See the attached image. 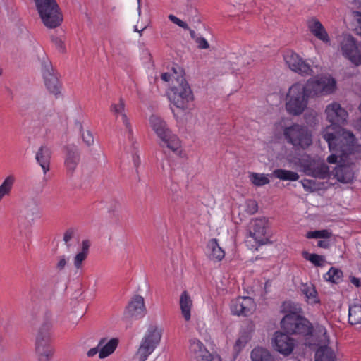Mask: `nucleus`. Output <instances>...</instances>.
I'll list each match as a JSON object with an SVG mask.
<instances>
[{"label":"nucleus","mask_w":361,"mask_h":361,"mask_svg":"<svg viewBox=\"0 0 361 361\" xmlns=\"http://www.w3.org/2000/svg\"><path fill=\"white\" fill-rule=\"evenodd\" d=\"M324 138L328 142L330 151L340 152L341 161H348V158L360 153L361 146L357 144L353 133L343 128H339L336 133H326Z\"/></svg>","instance_id":"f257e3e1"},{"label":"nucleus","mask_w":361,"mask_h":361,"mask_svg":"<svg viewBox=\"0 0 361 361\" xmlns=\"http://www.w3.org/2000/svg\"><path fill=\"white\" fill-rule=\"evenodd\" d=\"M281 329L290 335L304 338L306 341L312 336L314 327L312 324L302 314L284 315L281 320Z\"/></svg>","instance_id":"f03ea898"},{"label":"nucleus","mask_w":361,"mask_h":361,"mask_svg":"<svg viewBox=\"0 0 361 361\" xmlns=\"http://www.w3.org/2000/svg\"><path fill=\"white\" fill-rule=\"evenodd\" d=\"M176 85H173L169 92V99L177 108L185 110L190 109L193 100L192 91L183 75L176 78Z\"/></svg>","instance_id":"7ed1b4c3"},{"label":"nucleus","mask_w":361,"mask_h":361,"mask_svg":"<svg viewBox=\"0 0 361 361\" xmlns=\"http://www.w3.org/2000/svg\"><path fill=\"white\" fill-rule=\"evenodd\" d=\"M35 6L44 25L48 28L61 25L63 15L56 0H35Z\"/></svg>","instance_id":"20e7f679"},{"label":"nucleus","mask_w":361,"mask_h":361,"mask_svg":"<svg viewBox=\"0 0 361 361\" xmlns=\"http://www.w3.org/2000/svg\"><path fill=\"white\" fill-rule=\"evenodd\" d=\"M283 136L287 142L295 149H306L312 145V133L303 125L293 123L283 129Z\"/></svg>","instance_id":"39448f33"},{"label":"nucleus","mask_w":361,"mask_h":361,"mask_svg":"<svg viewBox=\"0 0 361 361\" xmlns=\"http://www.w3.org/2000/svg\"><path fill=\"white\" fill-rule=\"evenodd\" d=\"M152 129L161 140L160 146L166 147L172 152H176L180 148V141L176 135L173 134L167 127L164 121L160 117L152 115L149 118Z\"/></svg>","instance_id":"423d86ee"},{"label":"nucleus","mask_w":361,"mask_h":361,"mask_svg":"<svg viewBox=\"0 0 361 361\" xmlns=\"http://www.w3.org/2000/svg\"><path fill=\"white\" fill-rule=\"evenodd\" d=\"M308 97L304 92L303 84L296 82L290 86L286 95V109L293 116L300 115L307 106Z\"/></svg>","instance_id":"0eeeda50"},{"label":"nucleus","mask_w":361,"mask_h":361,"mask_svg":"<svg viewBox=\"0 0 361 361\" xmlns=\"http://www.w3.org/2000/svg\"><path fill=\"white\" fill-rule=\"evenodd\" d=\"M304 92L309 98L320 95H327L336 89V80L333 78L317 75L307 80L304 85Z\"/></svg>","instance_id":"6e6552de"},{"label":"nucleus","mask_w":361,"mask_h":361,"mask_svg":"<svg viewBox=\"0 0 361 361\" xmlns=\"http://www.w3.org/2000/svg\"><path fill=\"white\" fill-rule=\"evenodd\" d=\"M162 336V329L157 326H150L141 341L135 354L138 361H145L159 345Z\"/></svg>","instance_id":"1a4fd4ad"},{"label":"nucleus","mask_w":361,"mask_h":361,"mask_svg":"<svg viewBox=\"0 0 361 361\" xmlns=\"http://www.w3.org/2000/svg\"><path fill=\"white\" fill-rule=\"evenodd\" d=\"M42 73L44 84L50 93L57 96L61 93V85L57 73L54 69L51 61L44 56L42 60Z\"/></svg>","instance_id":"9d476101"},{"label":"nucleus","mask_w":361,"mask_h":361,"mask_svg":"<svg viewBox=\"0 0 361 361\" xmlns=\"http://www.w3.org/2000/svg\"><path fill=\"white\" fill-rule=\"evenodd\" d=\"M283 59L292 71L302 76L313 75L314 71L311 66L295 51L292 50L286 51L283 54Z\"/></svg>","instance_id":"9b49d317"},{"label":"nucleus","mask_w":361,"mask_h":361,"mask_svg":"<svg viewBox=\"0 0 361 361\" xmlns=\"http://www.w3.org/2000/svg\"><path fill=\"white\" fill-rule=\"evenodd\" d=\"M40 217L39 200L36 197H26L23 200L19 221L30 226L36 219Z\"/></svg>","instance_id":"f8f14e48"},{"label":"nucleus","mask_w":361,"mask_h":361,"mask_svg":"<svg viewBox=\"0 0 361 361\" xmlns=\"http://www.w3.org/2000/svg\"><path fill=\"white\" fill-rule=\"evenodd\" d=\"M189 353L192 361H221L219 355L211 354L197 338L190 340Z\"/></svg>","instance_id":"ddd939ff"},{"label":"nucleus","mask_w":361,"mask_h":361,"mask_svg":"<svg viewBox=\"0 0 361 361\" xmlns=\"http://www.w3.org/2000/svg\"><path fill=\"white\" fill-rule=\"evenodd\" d=\"M325 113L327 121L331 123V126H334L333 128L335 129H339L340 126L344 124L348 117L347 111L336 102L328 104Z\"/></svg>","instance_id":"4468645a"},{"label":"nucleus","mask_w":361,"mask_h":361,"mask_svg":"<svg viewBox=\"0 0 361 361\" xmlns=\"http://www.w3.org/2000/svg\"><path fill=\"white\" fill-rule=\"evenodd\" d=\"M247 227L250 236L253 238L259 245L271 243L267 236V221L265 218L252 219Z\"/></svg>","instance_id":"2eb2a0df"},{"label":"nucleus","mask_w":361,"mask_h":361,"mask_svg":"<svg viewBox=\"0 0 361 361\" xmlns=\"http://www.w3.org/2000/svg\"><path fill=\"white\" fill-rule=\"evenodd\" d=\"M285 331H276L273 338V344L276 351L287 356L290 355L295 346V341Z\"/></svg>","instance_id":"dca6fc26"},{"label":"nucleus","mask_w":361,"mask_h":361,"mask_svg":"<svg viewBox=\"0 0 361 361\" xmlns=\"http://www.w3.org/2000/svg\"><path fill=\"white\" fill-rule=\"evenodd\" d=\"M341 48L343 55L349 59L353 64L358 66L361 64V56L358 54V48L355 38L348 35L341 42Z\"/></svg>","instance_id":"f3484780"},{"label":"nucleus","mask_w":361,"mask_h":361,"mask_svg":"<svg viewBox=\"0 0 361 361\" xmlns=\"http://www.w3.org/2000/svg\"><path fill=\"white\" fill-rule=\"evenodd\" d=\"M353 159L348 158V161H338V165L336 166L334 171L335 178L341 183H350L354 178L353 172Z\"/></svg>","instance_id":"a211bd4d"},{"label":"nucleus","mask_w":361,"mask_h":361,"mask_svg":"<svg viewBox=\"0 0 361 361\" xmlns=\"http://www.w3.org/2000/svg\"><path fill=\"white\" fill-rule=\"evenodd\" d=\"M255 307V302L250 297H239L232 301L231 306L233 314L243 316L251 314Z\"/></svg>","instance_id":"6ab92c4d"},{"label":"nucleus","mask_w":361,"mask_h":361,"mask_svg":"<svg viewBox=\"0 0 361 361\" xmlns=\"http://www.w3.org/2000/svg\"><path fill=\"white\" fill-rule=\"evenodd\" d=\"M145 306L144 298L140 295H135L126 308L124 314L128 318L139 319L145 315Z\"/></svg>","instance_id":"aec40b11"},{"label":"nucleus","mask_w":361,"mask_h":361,"mask_svg":"<svg viewBox=\"0 0 361 361\" xmlns=\"http://www.w3.org/2000/svg\"><path fill=\"white\" fill-rule=\"evenodd\" d=\"M66 153L65 166L67 173L72 176L80 162V155L77 146L68 145L64 147Z\"/></svg>","instance_id":"412c9836"},{"label":"nucleus","mask_w":361,"mask_h":361,"mask_svg":"<svg viewBox=\"0 0 361 361\" xmlns=\"http://www.w3.org/2000/svg\"><path fill=\"white\" fill-rule=\"evenodd\" d=\"M304 172L307 176L316 178L325 179L329 177V168L325 163H309L304 166Z\"/></svg>","instance_id":"4be33fe9"},{"label":"nucleus","mask_w":361,"mask_h":361,"mask_svg":"<svg viewBox=\"0 0 361 361\" xmlns=\"http://www.w3.org/2000/svg\"><path fill=\"white\" fill-rule=\"evenodd\" d=\"M307 25L310 32L315 37L326 44L330 42V38L327 32L317 18L313 17L307 20Z\"/></svg>","instance_id":"5701e85b"},{"label":"nucleus","mask_w":361,"mask_h":361,"mask_svg":"<svg viewBox=\"0 0 361 361\" xmlns=\"http://www.w3.org/2000/svg\"><path fill=\"white\" fill-rule=\"evenodd\" d=\"M51 154V148L47 145L40 146L36 152V161L42 167L44 174H46L50 170Z\"/></svg>","instance_id":"b1692460"},{"label":"nucleus","mask_w":361,"mask_h":361,"mask_svg":"<svg viewBox=\"0 0 361 361\" xmlns=\"http://www.w3.org/2000/svg\"><path fill=\"white\" fill-rule=\"evenodd\" d=\"M36 353L39 361H49L54 354V348L49 344V342L35 343Z\"/></svg>","instance_id":"393cba45"},{"label":"nucleus","mask_w":361,"mask_h":361,"mask_svg":"<svg viewBox=\"0 0 361 361\" xmlns=\"http://www.w3.org/2000/svg\"><path fill=\"white\" fill-rule=\"evenodd\" d=\"M192 301L187 291H183L180 298V307L185 321L190 319V310Z\"/></svg>","instance_id":"a878e982"},{"label":"nucleus","mask_w":361,"mask_h":361,"mask_svg":"<svg viewBox=\"0 0 361 361\" xmlns=\"http://www.w3.org/2000/svg\"><path fill=\"white\" fill-rule=\"evenodd\" d=\"M125 108V103L122 98L119 99V103L118 104H113L111 106V111L114 112V114H118L121 113V118L123 120V123L128 129V134H129V139L131 138L133 130L131 128V126L130 123V121L125 113H123Z\"/></svg>","instance_id":"bb28decb"},{"label":"nucleus","mask_w":361,"mask_h":361,"mask_svg":"<svg viewBox=\"0 0 361 361\" xmlns=\"http://www.w3.org/2000/svg\"><path fill=\"white\" fill-rule=\"evenodd\" d=\"M207 247L211 250V253L209 255L211 259L219 262L224 258L225 252L218 244L216 239H211L208 243Z\"/></svg>","instance_id":"cd10ccee"},{"label":"nucleus","mask_w":361,"mask_h":361,"mask_svg":"<svg viewBox=\"0 0 361 361\" xmlns=\"http://www.w3.org/2000/svg\"><path fill=\"white\" fill-rule=\"evenodd\" d=\"M51 323L49 320H46L41 327L39 328L37 337H36V343H47L50 342V336H51Z\"/></svg>","instance_id":"c85d7f7f"},{"label":"nucleus","mask_w":361,"mask_h":361,"mask_svg":"<svg viewBox=\"0 0 361 361\" xmlns=\"http://www.w3.org/2000/svg\"><path fill=\"white\" fill-rule=\"evenodd\" d=\"M90 242L89 240H84L82 242V250L74 257V265L78 269L82 267V262L87 259Z\"/></svg>","instance_id":"c756f323"},{"label":"nucleus","mask_w":361,"mask_h":361,"mask_svg":"<svg viewBox=\"0 0 361 361\" xmlns=\"http://www.w3.org/2000/svg\"><path fill=\"white\" fill-rule=\"evenodd\" d=\"M314 361H336V356L331 348L321 346L316 351Z\"/></svg>","instance_id":"7c9ffc66"},{"label":"nucleus","mask_w":361,"mask_h":361,"mask_svg":"<svg viewBox=\"0 0 361 361\" xmlns=\"http://www.w3.org/2000/svg\"><path fill=\"white\" fill-rule=\"evenodd\" d=\"M252 361H275L269 350L263 348H255L251 352Z\"/></svg>","instance_id":"2f4dec72"},{"label":"nucleus","mask_w":361,"mask_h":361,"mask_svg":"<svg viewBox=\"0 0 361 361\" xmlns=\"http://www.w3.org/2000/svg\"><path fill=\"white\" fill-rule=\"evenodd\" d=\"M118 344V338H111L107 343L105 342L102 346L99 348V357L104 359L111 355L116 349Z\"/></svg>","instance_id":"473e14b6"},{"label":"nucleus","mask_w":361,"mask_h":361,"mask_svg":"<svg viewBox=\"0 0 361 361\" xmlns=\"http://www.w3.org/2000/svg\"><path fill=\"white\" fill-rule=\"evenodd\" d=\"M272 176L281 180L295 181L299 178L298 173L282 169H275Z\"/></svg>","instance_id":"72a5a7b5"},{"label":"nucleus","mask_w":361,"mask_h":361,"mask_svg":"<svg viewBox=\"0 0 361 361\" xmlns=\"http://www.w3.org/2000/svg\"><path fill=\"white\" fill-rule=\"evenodd\" d=\"M348 312V322L351 325L361 324V305H350Z\"/></svg>","instance_id":"f704fd0d"},{"label":"nucleus","mask_w":361,"mask_h":361,"mask_svg":"<svg viewBox=\"0 0 361 361\" xmlns=\"http://www.w3.org/2000/svg\"><path fill=\"white\" fill-rule=\"evenodd\" d=\"M281 312L284 313L285 315L294 314V316H298L302 313L301 307L290 301L283 302Z\"/></svg>","instance_id":"c9c22d12"},{"label":"nucleus","mask_w":361,"mask_h":361,"mask_svg":"<svg viewBox=\"0 0 361 361\" xmlns=\"http://www.w3.org/2000/svg\"><path fill=\"white\" fill-rule=\"evenodd\" d=\"M301 291L305 295L308 302L311 304H317L320 302L317 296V292L313 285L303 286Z\"/></svg>","instance_id":"e433bc0d"},{"label":"nucleus","mask_w":361,"mask_h":361,"mask_svg":"<svg viewBox=\"0 0 361 361\" xmlns=\"http://www.w3.org/2000/svg\"><path fill=\"white\" fill-rule=\"evenodd\" d=\"M51 116V110L47 109L44 106L39 105L35 107L32 113V117L38 120L42 123L48 122L49 116Z\"/></svg>","instance_id":"4c0bfd02"},{"label":"nucleus","mask_w":361,"mask_h":361,"mask_svg":"<svg viewBox=\"0 0 361 361\" xmlns=\"http://www.w3.org/2000/svg\"><path fill=\"white\" fill-rule=\"evenodd\" d=\"M324 277L329 282L338 283L343 277V271L338 268L331 267Z\"/></svg>","instance_id":"58836bf2"},{"label":"nucleus","mask_w":361,"mask_h":361,"mask_svg":"<svg viewBox=\"0 0 361 361\" xmlns=\"http://www.w3.org/2000/svg\"><path fill=\"white\" fill-rule=\"evenodd\" d=\"M302 257L310 262H311L316 267H323L325 262L324 256L317 254H310L307 251H303L302 253Z\"/></svg>","instance_id":"ea45409f"},{"label":"nucleus","mask_w":361,"mask_h":361,"mask_svg":"<svg viewBox=\"0 0 361 361\" xmlns=\"http://www.w3.org/2000/svg\"><path fill=\"white\" fill-rule=\"evenodd\" d=\"M14 181L15 178L13 176H8L5 178L2 184L0 185V200L4 196L9 194Z\"/></svg>","instance_id":"a19ab883"},{"label":"nucleus","mask_w":361,"mask_h":361,"mask_svg":"<svg viewBox=\"0 0 361 361\" xmlns=\"http://www.w3.org/2000/svg\"><path fill=\"white\" fill-rule=\"evenodd\" d=\"M250 177L252 183L256 186H262L269 183V179L264 174L252 173Z\"/></svg>","instance_id":"79ce46f5"},{"label":"nucleus","mask_w":361,"mask_h":361,"mask_svg":"<svg viewBox=\"0 0 361 361\" xmlns=\"http://www.w3.org/2000/svg\"><path fill=\"white\" fill-rule=\"evenodd\" d=\"M332 235L331 232H329L328 230H320L315 231H309L306 234V237L307 238H324L328 239L331 238Z\"/></svg>","instance_id":"37998d69"},{"label":"nucleus","mask_w":361,"mask_h":361,"mask_svg":"<svg viewBox=\"0 0 361 361\" xmlns=\"http://www.w3.org/2000/svg\"><path fill=\"white\" fill-rule=\"evenodd\" d=\"M172 71H173V74H171L169 73H164L161 74V78L165 82H169L171 79V78H173L176 80V78H177V76L183 75V73H184L183 70L181 69L178 66H176V67L173 66L172 68Z\"/></svg>","instance_id":"c03bdc74"},{"label":"nucleus","mask_w":361,"mask_h":361,"mask_svg":"<svg viewBox=\"0 0 361 361\" xmlns=\"http://www.w3.org/2000/svg\"><path fill=\"white\" fill-rule=\"evenodd\" d=\"M304 120L307 126L310 127H315L319 124V118L315 111L306 112L304 114Z\"/></svg>","instance_id":"a18cd8bd"},{"label":"nucleus","mask_w":361,"mask_h":361,"mask_svg":"<svg viewBox=\"0 0 361 361\" xmlns=\"http://www.w3.org/2000/svg\"><path fill=\"white\" fill-rule=\"evenodd\" d=\"M302 184L306 191L314 192L321 188L320 183H317L315 180L304 179L302 180Z\"/></svg>","instance_id":"49530a36"},{"label":"nucleus","mask_w":361,"mask_h":361,"mask_svg":"<svg viewBox=\"0 0 361 361\" xmlns=\"http://www.w3.org/2000/svg\"><path fill=\"white\" fill-rule=\"evenodd\" d=\"M121 207V204L116 198H111L109 201L108 212L113 214L118 212Z\"/></svg>","instance_id":"de8ad7c7"},{"label":"nucleus","mask_w":361,"mask_h":361,"mask_svg":"<svg viewBox=\"0 0 361 361\" xmlns=\"http://www.w3.org/2000/svg\"><path fill=\"white\" fill-rule=\"evenodd\" d=\"M246 211L250 214H254L258 211V204L254 200H248L246 202Z\"/></svg>","instance_id":"09e8293b"},{"label":"nucleus","mask_w":361,"mask_h":361,"mask_svg":"<svg viewBox=\"0 0 361 361\" xmlns=\"http://www.w3.org/2000/svg\"><path fill=\"white\" fill-rule=\"evenodd\" d=\"M74 235H75V231L73 228H68L64 233L63 241H64L65 244L66 245L68 249H69L71 245L69 242L74 237Z\"/></svg>","instance_id":"8fccbe9b"},{"label":"nucleus","mask_w":361,"mask_h":361,"mask_svg":"<svg viewBox=\"0 0 361 361\" xmlns=\"http://www.w3.org/2000/svg\"><path fill=\"white\" fill-rule=\"evenodd\" d=\"M105 342H106V338H101L100 341H99L97 346L90 349L87 353V355L89 357H92L94 356L97 353H99V348L102 347Z\"/></svg>","instance_id":"3c124183"},{"label":"nucleus","mask_w":361,"mask_h":361,"mask_svg":"<svg viewBox=\"0 0 361 361\" xmlns=\"http://www.w3.org/2000/svg\"><path fill=\"white\" fill-rule=\"evenodd\" d=\"M169 18L171 22L176 24L179 27L183 28L184 30H189L188 24L185 22L179 19L178 18H177L176 16H175L174 15L170 14L169 16Z\"/></svg>","instance_id":"603ef678"},{"label":"nucleus","mask_w":361,"mask_h":361,"mask_svg":"<svg viewBox=\"0 0 361 361\" xmlns=\"http://www.w3.org/2000/svg\"><path fill=\"white\" fill-rule=\"evenodd\" d=\"M82 137V140H83L84 142L87 146H91L92 145H93L94 137H93L92 134L89 130H87L86 132V133H83Z\"/></svg>","instance_id":"864d4df0"},{"label":"nucleus","mask_w":361,"mask_h":361,"mask_svg":"<svg viewBox=\"0 0 361 361\" xmlns=\"http://www.w3.org/2000/svg\"><path fill=\"white\" fill-rule=\"evenodd\" d=\"M195 42L199 49H208L209 47L208 42L204 37H197Z\"/></svg>","instance_id":"5fc2aeb1"},{"label":"nucleus","mask_w":361,"mask_h":361,"mask_svg":"<svg viewBox=\"0 0 361 361\" xmlns=\"http://www.w3.org/2000/svg\"><path fill=\"white\" fill-rule=\"evenodd\" d=\"M52 42H54V44H55L56 47L59 49V51L61 52H65V46H64V43L63 42L58 38V37H54L52 39Z\"/></svg>","instance_id":"6e6d98bb"},{"label":"nucleus","mask_w":361,"mask_h":361,"mask_svg":"<svg viewBox=\"0 0 361 361\" xmlns=\"http://www.w3.org/2000/svg\"><path fill=\"white\" fill-rule=\"evenodd\" d=\"M58 259L59 262H57L56 267L58 270L61 271L65 268L67 264V260L64 255L59 256Z\"/></svg>","instance_id":"4d7b16f0"},{"label":"nucleus","mask_w":361,"mask_h":361,"mask_svg":"<svg viewBox=\"0 0 361 361\" xmlns=\"http://www.w3.org/2000/svg\"><path fill=\"white\" fill-rule=\"evenodd\" d=\"M333 153L327 157V161L330 164H335L338 159H340V152L337 151H331Z\"/></svg>","instance_id":"13d9d810"},{"label":"nucleus","mask_w":361,"mask_h":361,"mask_svg":"<svg viewBox=\"0 0 361 361\" xmlns=\"http://www.w3.org/2000/svg\"><path fill=\"white\" fill-rule=\"evenodd\" d=\"M330 246V243L327 240H319L317 242V247L327 249Z\"/></svg>","instance_id":"bf43d9fd"},{"label":"nucleus","mask_w":361,"mask_h":361,"mask_svg":"<svg viewBox=\"0 0 361 361\" xmlns=\"http://www.w3.org/2000/svg\"><path fill=\"white\" fill-rule=\"evenodd\" d=\"M247 336H243L240 337L236 341L235 345H238V346L245 345V344L247 343Z\"/></svg>","instance_id":"052dcab7"},{"label":"nucleus","mask_w":361,"mask_h":361,"mask_svg":"<svg viewBox=\"0 0 361 361\" xmlns=\"http://www.w3.org/2000/svg\"><path fill=\"white\" fill-rule=\"evenodd\" d=\"M350 282L357 288L361 287V281L360 279H358L357 277H355V276L350 277Z\"/></svg>","instance_id":"680f3d73"},{"label":"nucleus","mask_w":361,"mask_h":361,"mask_svg":"<svg viewBox=\"0 0 361 361\" xmlns=\"http://www.w3.org/2000/svg\"><path fill=\"white\" fill-rule=\"evenodd\" d=\"M188 30L190 31V35L191 38L195 41V39H197V37L196 36L195 32L193 30H191L190 28Z\"/></svg>","instance_id":"e2e57ef3"},{"label":"nucleus","mask_w":361,"mask_h":361,"mask_svg":"<svg viewBox=\"0 0 361 361\" xmlns=\"http://www.w3.org/2000/svg\"><path fill=\"white\" fill-rule=\"evenodd\" d=\"M188 12L192 13L193 12L196 13V9L194 8L192 5L188 6Z\"/></svg>","instance_id":"0e129e2a"},{"label":"nucleus","mask_w":361,"mask_h":361,"mask_svg":"<svg viewBox=\"0 0 361 361\" xmlns=\"http://www.w3.org/2000/svg\"><path fill=\"white\" fill-rule=\"evenodd\" d=\"M146 28V27H143L141 30H139L137 26L134 27V31L140 33V35H142V32Z\"/></svg>","instance_id":"69168bd1"},{"label":"nucleus","mask_w":361,"mask_h":361,"mask_svg":"<svg viewBox=\"0 0 361 361\" xmlns=\"http://www.w3.org/2000/svg\"><path fill=\"white\" fill-rule=\"evenodd\" d=\"M355 15H356L357 16H360V17H361V12H360V11H356V12H355Z\"/></svg>","instance_id":"338daca9"},{"label":"nucleus","mask_w":361,"mask_h":361,"mask_svg":"<svg viewBox=\"0 0 361 361\" xmlns=\"http://www.w3.org/2000/svg\"><path fill=\"white\" fill-rule=\"evenodd\" d=\"M359 111L361 112V104L359 106Z\"/></svg>","instance_id":"774afa93"}]
</instances>
